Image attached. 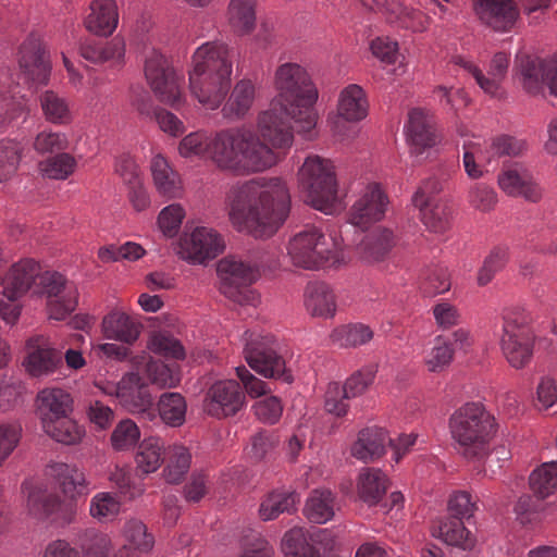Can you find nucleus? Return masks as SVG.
<instances>
[{"mask_svg":"<svg viewBox=\"0 0 557 557\" xmlns=\"http://www.w3.org/2000/svg\"><path fill=\"white\" fill-rule=\"evenodd\" d=\"M234 227L255 238L274 235L288 216L290 195L280 177H258L233 185L227 194Z\"/></svg>","mask_w":557,"mask_h":557,"instance_id":"nucleus-1","label":"nucleus"},{"mask_svg":"<svg viewBox=\"0 0 557 557\" xmlns=\"http://www.w3.org/2000/svg\"><path fill=\"white\" fill-rule=\"evenodd\" d=\"M219 170L234 175L263 172L277 163L276 154L247 128L215 132L211 138L210 159Z\"/></svg>","mask_w":557,"mask_h":557,"instance_id":"nucleus-2","label":"nucleus"},{"mask_svg":"<svg viewBox=\"0 0 557 557\" xmlns=\"http://www.w3.org/2000/svg\"><path fill=\"white\" fill-rule=\"evenodd\" d=\"M232 50L222 41H207L196 49L189 71L191 95L208 110H215L231 86Z\"/></svg>","mask_w":557,"mask_h":557,"instance_id":"nucleus-3","label":"nucleus"},{"mask_svg":"<svg viewBox=\"0 0 557 557\" xmlns=\"http://www.w3.org/2000/svg\"><path fill=\"white\" fill-rule=\"evenodd\" d=\"M276 97L271 104L280 107L301 122V129H314L317 114L313 104L318 90L305 67L297 63H284L275 72Z\"/></svg>","mask_w":557,"mask_h":557,"instance_id":"nucleus-4","label":"nucleus"},{"mask_svg":"<svg viewBox=\"0 0 557 557\" xmlns=\"http://www.w3.org/2000/svg\"><path fill=\"white\" fill-rule=\"evenodd\" d=\"M453 438L467 458H481L496 432L495 418L480 403H467L449 419Z\"/></svg>","mask_w":557,"mask_h":557,"instance_id":"nucleus-5","label":"nucleus"},{"mask_svg":"<svg viewBox=\"0 0 557 557\" xmlns=\"http://www.w3.org/2000/svg\"><path fill=\"white\" fill-rule=\"evenodd\" d=\"M298 182L305 201L312 208L325 214H334L341 209L335 166L331 160L307 157L299 169Z\"/></svg>","mask_w":557,"mask_h":557,"instance_id":"nucleus-6","label":"nucleus"},{"mask_svg":"<svg viewBox=\"0 0 557 557\" xmlns=\"http://www.w3.org/2000/svg\"><path fill=\"white\" fill-rule=\"evenodd\" d=\"M286 249L293 265L305 270L334 267L344 260L335 238L325 236L317 227H306L296 233L288 240Z\"/></svg>","mask_w":557,"mask_h":557,"instance_id":"nucleus-7","label":"nucleus"},{"mask_svg":"<svg viewBox=\"0 0 557 557\" xmlns=\"http://www.w3.org/2000/svg\"><path fill=\"white\" fill-rule=\"evenodd\" d=\"M219 289L234 304L257 307L260 295L251 285L260 276L259 267L235 256H227L218 263Z\"/></svg>","mask_w":557,"mask_h":557,"instance_id":"nucleus-8","label":"nucleus"},{"mask_svg":"<svg viewBox=\"0 0 557 557\" xmlns=\"http://www.w3.org/2000/svg\"><path fill=\"white\" fill-rule=\"evenodd\" d=\"M499 346L507 362L515 369L529 364L533 356L534 335L529 317L520 310H508L504 315Z\"/></svg>","mask_w":557,"mask_h":557,"instance_id":"nucleus-9","label":"nucleus"},{"mask_svg":"<svg viewBox=\"0 0 557 557\" xmlns=\"http://www.w3.org/2000/svg\"><path fill=\"white\" fill-rule=\"evenodd\" d=\"M34 286V293L47 297L50 319L61 321L73 312L77 306L78 292L74 283L67 281L58 272H38L32 281L28 290Z\"/></svg>","mask_w":557,"mask_h":557,"instance_id":"nucleus-10","label":"nucleus"},{"mask_svg":"<svg viewBox=\"0 0 557 557\" xmlns=\"http://www.w3.org/2000/svg\"><path fill=\"white\" fill-rule=\"evenodd\" d=\"M294 122L297 132L306 136L312 137L313 129H301V122L290 114H286L280 107L270 106V109L263 111L258 117V134H256L261 143L267 145L280 159L281 150L283 153L290 148L294 135L290 122Z\"/></svg>","mask_w":557,"mask_h":557,"instance_id":"nucleus-11","label":"nucleus"},{"mask_svg":"<svg viewBox=\"0 0 557 557\" xmlns=\"http://www.w3.org/2000/svg\"><path fill=\"white\" fill-rule=\"evenodd\" d=\"M145 76L160 101L178 109L184 103L182 78L159 51L152 49L145 60Z\"/></svg>","mask_w":557,"mask_h":557,"instance_id":"nucleus-12","label":"nucleus"},{"mask_svg":"<svg viewBox=\"0 0 557 557\" xmlns=\"http://www.w3.org/2000/svg\"><path fill=\"white\" fill-rule=\"evenodd\" d=\"M245 359L249 367L264 377L282 379L290 383L292 375L286 372L284 359L275 351L272 339L246 332Z\"/></svg>","mask_w":557,"mask_h":557,"instance_id":"nucleus-13","label":"nucleus"},{"mask_svg":"<svg viewBox=\"0 0 557 557\" xmlns=\"http://www.w3.org/2000/svg\"><path fill=\"white\" fill-rule=\"evenodd\" d=\"M246 405V396L234 380H220L213 383L206 394L205 410L214 418L235 416Z\"/></svg>","mask_w":557,"mask_h":557,"instance_id":"nucleus-14","label":"nucleus"},{"mask_svg":"<svg viewBox=\"0 0 557 557\" xmlns=\"http://www.w3.org/2000/svg\"><path fill=\"white\" fill-rule=\"evenodd\" d=\"M224 247V240L215 230L197 226L190 234L181 237L178 253L182 259L200 264L215 258Z\"/></svg>","mask_w":557,"mask_h":557,"instance_id":"nucleus-15","label":"nucleus"},{"mask_svg":"<svg viewBox=\"0 0 557 557\" xmlns=\"http://www.w3.org/2000/svg\"><path fill=\"white\" fill-rule=\"evenodd\" d=\"M18 65L24 78L34 85H47L50 79L51 63L41 39L29 35L21 45Z\"/></svg>","mask_w":557,"mask_h":557,"instance_id":"nucleus-16","label":"nucleus"},{"mask_svg":"<svg viewBox=\"0 0 557 557\" xmlns=\"http://www.w3.org/2000/svg\"><path fill=\"white\" fill-rule=\"evenodd\" d=\"M499 188L508 196L537 202L543 190L532 172L521 163L506 165L498 174Z\"/></svg>","mask_w":557,"mask_h":557,"instance_id":"nucleus-17","label":"nucleus"},{"mask_svg":"<svg viewBox=\"0 0 557 557\" xmlns=\"http://www.w3.org/2000/svg\"><path fill=\"white\" fill-rule=\"evenodd\" d=\"M388 198L381 185L368 184L360 197L355 201L349 211V222L352 225L366 227L380 221L385 215Z\"/></svg>","mask_w":557,"mask_h":557,"instance_id":"nucleus-18","label":"nucleus"},{"mask_svg":"<svg viewBox=\"0 0 557 557\" xmlns=\"http://www.w3.org/2000/svg\"><path fill=\"white\" fill-rule=\"evenodd\" d=\"M451 62L468 72L480 86V88L491 97H500L502 88L500 82L506 76L509 55L505 52H497L490 64L487 76L483 74L481 69L474 64L471 60H468L461 55H456L451 59Z\"/></svg>","mask_w":557,"mask_h":557,"instance_id":"nucleus-19","label":"nucleus"},{"mask_svg":"<svg viewBox=\"0 0 557 557\" xmlns=\"http://www.w3.org/2000/svg\"><path fill=\"white\" fill-rule=\"evenodd\" d=\"M473 10L482 24L495 32H509L519 16L513 0H473Z\"/></svg>","mask_w":557,"mask_h":557,"instance_id":"nucleus-20","label":"nucleus"},{"mask_svg":"<svg viewBox=\"0 0 557 557\" xmlns=\"http://www.w3.org/2000/svg\"><path fill=\"white\" fill-rule=\"evenodd\" d=\"M370 11L380 12L392 23L412 32H423L426 28V17L419 10L404 5L399 0H360Z\"/></svg>","mask_w":557,"mask_h":557,"instance_id":"nucleus-21","label":"nucleus"},{"mask_svg":"<svg viewBox=\"0 0 557 557\" xmlns=\"http://www.w3.org/2000/svg\"><path fill=\"white\" fill-rule=\"evenodd\" d=\"M523 88L529 94H537L547 85L550 94L557 97V60L544 61L525 58L521 61Z\"/></svg>","mask_w":557,"mask_h":557,"instance_id":"nucleus-22","label":"nucleus"},{"mask_svg":"<svg viewBox=\"0 0 557 557\" xmlns=\"http://www.w3.org/2000/svg\"><path fill=\"white\" fill-rule=\"evenodd\" d=\"M406 136L411 151L416 154L435 145L436 136L432 115L422 109H412L406 125Z\"/></svg>","mask_w":557,"mask_h":557,"instance_id":"nucleus-23","label":"nucleus"},{"mask_svg":"<svg viewBox=\"0 0 557 557\" xmlns=\"http://www.w3.org/2000/svg\"><path fill=\"white\" fill-rule=\"evenodd\" d=\"M388 444H392V438L384 429L366 428L359 432L357 441L352 444L351 455L363 462H372L386 453Z\"/></svg>","mask_w":557,"mask_h":557,"instance_id":"nucleus-24","label":"nucleus"},{"mask_svg":"<svg viewBox=\"0 0 557 557\" xmlns=\"http://www.w3.org/2000/svg\"><path fill=\"white\" fill-rule=\"evenodd\" d=\"M141 324L128 313L115 309L104 315L102 333L109 339L133 345L139 337Z\"/></svg>","mask_w":557,"mask_h":557,"instance_id":"nucleus-25","label":"nucleus"},{"mask_svg":"<svg viewBox=\"0 0 557 557\" xmlns=\"http://www.w3.org/2000/svg\"><path fill=\"white\" fill-rule=\"evenodd\" d=\"M395 236L387 228H375L362 236L356 250L360 259L368 263L384 261L395 246Z\"/></svg>","mask_w":557,"mask_h":557,"instance_id":"nucleus-26","label":"nucleus"},{"mask_svg":"<svg viewBox=\"0 0 557 557\" xmlns=\"http://www.w3.org/2000/svg\"><path fill=\"white\" fill-rule=\"evenodd\" d=\"M27 348L28 356L25 366L33 376L50 374L62 363L60 354L48 347L41 337L28 339Z\"/></svg>","mask_w":557,"mask_h":557,"instance_id":"nucleus-27","label":"nucleus"},{"mask_svg":"<svg viewBox=\"0 0 557 557\" xmlns=\"http://www.w3.org/2000/svg\"><path fill=\"white\" fill-rule=\"evenodd\" d=\"M38 413L42 426L48 422L71 414L73 410V399L71 395L62 388H45L37 396Z\"/></svg>","mask_w":557,"mask_h":557,"instance_id":"nucleus-28","label":"nucleus"},{"mask_svg":"<svg viewBox=\"0 0 557 557\" xmlns=\"http://www.w3.org/2000/svg\"><path fill=\"white\" fill-rule=\"evenodd\" d=\"M89 10L84 21L87 30L100 36H109L115 30L119 23L115 0H94Z\"/></svg>","mask_w":557,"mask_h":557,"instance_id":"nucleus-29","label":"nucleus"},{"mask_svg":"<svg viewBox=\"0 0 557 557\" xmlns=\"http://www.w3.org/2000/svg\"><path fill=\"white\" fill-rule=\"evenodd\" d=\"M48 474L59 483L62 492L70 497L88 493V482L85 473L76 465L53 462L48 466Z\"/></svg>","mask_w":557,"mask_h":557,"instance_id":"nucleus-30","label":"nucleus"},{"mask_svg":"<svg viewBox=\"0 0 557 557\" xmlns=\"http://www.w3.org/2000/svg\"><path fill=\"white\" fill-rule=\"evenodd\" d=\"M151 174L157 191L169 199L180 198L183 194L182 181L166 159L160 154L151 160Z\"/></svg>","mask_w":557,"mask_h":557,"instance_id":"nucleus-31","label":"nucleus"},{"mask_svg":"<svg viewBox=\"0 0 557 557\" xmlns=\"http://www.w3.org/2000/svg\"><path fill=\"white\" fill-rule=\"evenodd\" d=\"M127 379L120 404L131 412L150 414L153 400L148 386L137 373H127Z\"/></svg>","mask_w":557,"mask_h":557,"instance_id":"nucleus-32","label":"nucleus"},{"mask_svg":"<svg viewBox=\"0 0 557 557\" xmlns=\"http://www.w3.org/2000/svg\"><path fill=\"white\" fill-rule=\"evenodd\" d=\"M307 311L319 318H333L336 312V300L332 288L322 282L308 284L305 293Z\"/></svg>","mask_w":557,"mask_h":557,"instance_id":"nucleus-33","label":"nucleus"},{"mask_svg":"<svg viewBox=\"0 0 557 557\" xmlns=\"http://www.w3.org/2000/svg\"><path fill=\"white\" fill-rule=\"evenodd\" d=\"M257 0H230L227 23L232 32L238 36L251 34L257 24Z\"/></svg>","mask_w":557,"mask_h":557,"instance_id":"nucleus-34","label":"nucleus"},{"mask_svg":"<svg viewBox=\"0 0 557 557\" xmlns=\"http://www.w3.org/2000/svg\"><path fill=\"white\" fill-rule=\"evenodd\" d=\"M369 103L362 87L356 84L345 87L338 99V116L349 122L363 120L368 114Z\"/></svg>","mask_w":557,"mask_h":557,"instance_id":"nucleus-35","label":"nucleus"},{"mask_svg":"<svg viewBox=\"0 0 557 557\" xmlns=\"http://www.w3.org/2000/svg\"><path fill=\"white\" fill-rule=\"evenodd\" d=\"M256 97V87L249 79H242L234 86L222 112L228 120L244 117L250 110Z\"/></svg>","mask_w":557,"mask_h":557,"instance_id":"nucleus-36","label":"nucleus"},{"mask_svg":"<svg viewBox=\"0 0 557 557\" xmlns=\"http://www.w3.org/2000/svg\"><path fill=\"white\" fill-rule=\"evenodd\" d=\"M38 100L47 122L54 125H67L72 122L73 114L70 102L63 95L47 89L39 95Z\"/></svg>","mask_w":557,"mask_h":557,"instance_id":"nucleus-37","label":"nucleus"},{"mask_svg":"<svg viewBox=\"0 0 557 557\" xmlns=\"http://www.w3.org/2000/svg\"><path fill=\"white\" fill-rule=\"evenodd\" d=\"M164 443L160 437L144 438L135 456L137 469L144 474L157 471L164 460Z\"/></svg>","mask_w":557,"mask_h":557,"instance_id":"nucleus-38","label":"nucleus"},{"mask_svg":"<svg viewBox=\"0 0 557 557\" xmlns=\"http://www.w3.org/2000/svg\"><path fill=\"white\" fill-rule=\"evenodd\" d=\"M304 512L311 522H327L335 513L334 494L329 490H314L307 499Z\"/></svg>","mask_w":557,"mask_h":557,"instance_id":"nucleus-39","label":"nucleus"},{"mask_svg":"<svg viewBox=\"0 0 557 557\" xmlns=\"http://www.w3.org/2000/svg\"><path fill=\"white\" fill-rule=\"evenodd\" d=\"M45 433L58 443L64 445H76L85 436V428L70 414L48 422L42 426Z\"/></svg>","mask_w":557,"mask_h":557,"instance_id":"nucleus-40","label":"nucleus"},{"mask_svg":"<svg viewBox=\"0 0 557 557\" xmlns=\"http://www.w3.org/2000/svg\"><path fill=\"white\" fill-rule=\"evenodd\" d=\"M388 479L379 469H368L360 474L358 493L370 506L377 504L387 490Z\"/></svg>","mask_w":557,"mask_h":557,"instance_id":"nucleus-41","label":"nucleus"},{"mask_svg":"<svg viewBox=\"0 0 557 557\" xmlns=\"http://www.w3.org/2000/svg\"><path fill=\"white\" fill-rule=\"evenodd\" d=\"M438 537L447 545L470 550L473 548L475 539L473 534L465 527L462 520L449 518L440 524Z\"/></svg>","mask_w":557,"mask_h":557,"instance_id":"nucleus-42","label":"nucleus"},{"mask_svg":"<svg viewBox=\"0 0 557 557\" xmlns=\"http://www.w3.org/2000/svg\"><path fill=\"white\" fill-rule=\"evenodd\" d=\"M282 552L285 557H320L319 550L309 543L306 530L297 527L284 534Z\"/></svg>","mask_w":557,"mask_h":557,"instance_id":"nucleus-43","label":"nucleus"},{"mask_svg":"<svg viewBox=\"0 0 557 557\" xmlns=\"http://www.w3.org/2000/svg\"><path fill=\"white\" fill-rule=\"evenodd\" d=\"M530 487L539 498H546L557 490V460L545 462L532 471Z\"/></svg>","mask_w":557,"mask_h":557,"instance_id":"nucleus-44","label":"nucleus"},{"mask_svg":"<svg viewBox=\"0 0 557 557\" xmlns=\"http://www.w3.org/2000/svg\"><path fill=\"white\" fill-rule=\"evenodd\" d=\"M187 405L180 393H164L158 403L162 421L171 426H180L185 421Z\"/></svg>","mask_w":557,"mask_h":557,"instance_id":"nucleus-45","label":"nucleus"},{"mask_svg":"<svg viewBox=\"0 0 557 557\" xmlns=\"http://www.w3.org/2000/svg\"><path fill=\"white\" fill-rule=\"evenodd\" d=\"M297 500L298 498L295 493L285 491L272 492L260 505V518L263 521H269L277 518L283 512H289Z\"/></svg>","mask_w":557,"mask_h":557,"instance_id":"nucleus-46","label":"nucleus"},{"mask_svg":"<svg viewBox=\"0 0 557 557\" xmlns=\"http://www.w3.org/2000/svg\"><path fill=\"white\" fill-rule=\"evenodd\" d=\"M191 462L189 450L182 445H173L168 450V462L163 471L169 483H178L188 472Z\"/></svg>","mask_w":557,"mask_h":557,"instance_id":"nucleus-47","label":"nucleus"},{"mask_svg":"<svg viewBox=\"0 0 557 557\" xmlns=\"http://www.w3.org/2000/svg\"><path fill=\"white\" fill-rule=\"evenodd\" d=\"M418 209L420 210L423 224L430 232L443 234L449 228L451 209L447 202L437 201Z\"/></svg>","mask_w":557,"mask_h":557,"instance_id":"nucleus-48","label":"nucleus"},{"mask_svg":"<svg viewBox=\"0 0 557 557\" xmlns=\"http://www.w3.org/2000/svg\"><path fill=\"white\" fill-rule=\"evenodd\" d=\"M213 134L206 131H196L182 138L178 152L183 158L210 159L211 138Z\"/></svg>","mask_w":557,"mask_h":557,"instance_id":"nucleus-49","label":"nucleus"},{"mask_svg":"<svg viewBox=\"0 0 557 557\" xmlns=\"http://www.w3.org/2000/svg\"><path fill=\"white\" fill-rule=\"evenodd\" d=\"M39 166L42 174L49 178L66 180L74 173L77 161L72 154L61 151L41 161Z\"/></svg>","mask_w":557,"mask_h":557,"instance_id":"nucleus-50","label":"nucleus"},{"mask_svg":"<svg viewBox=\"0 0 557 557\" xmlns=\"http://www.w3.org/2000/svg\"><path fill=\"white\" fill-rule=\"evenodd\" d=\"M373 337L372 330L364 324L343 325L332 332L331 338L341 347H356L368 343Z\"/></svg>","mask_w":557,"mask_h":557,"instance_id":"nucleus-51","label":"nucleus"},{"mask_svg":"<svg viewBox=\"0 0 557 557\" xmlns=\"http://www.w3.org/2000/svg\"><path fill=\"white\" fill-rule=\"evenodd\" d=\"M508 261V248L505 246L494 247L484 258L482 267L478 271L476 283L485 286L492 282L496 273L502 271Z\"/></svg>","mask_w":557,"mask_h":557,"instance_id":"nucleus-52","label":"nucleus"},{"mask_svg":"<svg viewBox=\"0 0 557 557\" xmlns=\"http://www.w3.org/2000/svg\"><path fill=\"white\" fill-rule=\"evenodd\" d=\"M23 146L15 140L0 141V183L10 180L17 171Z\"/></svg>","mask_w":557,"mask_h":557,"instance_id":"nucleus-53","label":"nucleus"},{"mask_svg":"<svg viewBox=\"0 0 557 557\" xmlns=\"http://www.w3.org/2000/svg\"><path fill=\"white\" fill-rule=\"evenodd\" d=\"M140 438V431L137 424L131 419L121 420L110 436L111 446L116 451L132 449Z\"/></svg>","mask_w":557,"mask_h":557,"instance_id":"nucleus-54","label":"nucleus"},{"mask_svg":"<svg viewBox=\"0 0 557 557\" xmlns=\"http://www.w3.org/2000/svg\"><path fill=\"white\" fill-rule=\"evenodd\" d=\"M83 557H109L110 537L94 529L86 530L78 539Z\"/></svg>","mask_w":557,"mask_h":557,"instance_id":"nucleus-55","label":"nucleus"},{"mask_svg":"<svg viewBox=\"0 0 557 557\" xmlns=\"http://www.w3.org/2000/svg\"><path fill=\"white\" fill-rule=\"evenodd\" d=\"M27 506L29 511L35 516L50 517L62 507V503L59 496L52 493L33 488L28 493Z\"/></svg>","mask_w":557,"mask_h":557,"instance_id":"nucleus-56","label":"nucleus"},{"mask_svg":"<svg viewBox=\"0 0 557 557\" xmlns=\"http://www.w3.org/2000/svg\"><path fill=\"white\" fill-rule=\"evenodd\" d=\"M69 137L65 133L46 128L39 132L33 143V148L39 154H52L69 148Z\"/></svg>","mask_w":557,"mask_h":557,"instance_id":"nucleus-57","label":"nucleus"},{"mask_svg":"<svg viewBox=\"0 0 557 557\" xmlns=\"http://www.w3.org/2000/svg\"><path fill=\"white\" fill-rule=\"evenodd\" d=\"M454 348L443 336L434 339L432 348L426 351L424 363L430 372L443 371L453 360Z\"/></svg>","mask_w":557,"mask_h":557,"instance_id":"nucleus-58","label":"nucleus"},{"mask_svg":"<svg viewBox=\"0 0 557 557\" xmlns=\"http://www.w3.org/2000/svg\"><path fill=\"white\" fill-rule=\"evenodd\" d=\"M124 535L127 546L138 553H148L153 546V536L147 532L146 525L136 519L125 523Z\"/></svg>","mask_w":557,"mask_h":557,"instance_id":"nucleus-59","label":"nucleus"},{"mask_svg":"<svg viewBox=\"0 0 557 557\" xmlns=\"http://www.w3.org/2000/svg\"><path fill=\"white\" fill-rule=\"evenodd\" d=\"M22 438V426L15 421L0 423V468L10 458Z\"/></svg>","mask_w":557,"mask_h":557,"instance_id":"nucleus-60","label":"nucleus"},{"mask_svg":"<svg viewBox=\"0 0 557 557\" xmlns=\"http://www.w3.org/2000/svg\"><path fill=\"white\" fill-rule=\"evenodd\" d=\"M121 504L110 493H98L90 500V515L99 521L112 520L120 512Z\"/></svg>","mask_w":557,"mask_h":557,"instance_id":"nucleus-61","label":"nucleus"},{"mask_svg":"<svg viewBox=\"0 0 557 557\" xmlns=\"http://www.w3.org/2000/svg\"><path fill=\"white\" fill-rule=\"evenodd\" d=\"M449 273L446 268L430 269L421 282V290L426 296L443 294L450 288Z\"/></svg>","mask_w":557,"mask_h":557,"instance_id":"nucleus-62","label":"nucleus"},{"mask_svg":"<svg viewBox=\"0 0 557 557\" xmlns=\"http://www.w3.org/2000/svg\"><path fill=\"white\" fill-rule=\"evenodd\" d=\"M146 374L152 384L160 387H174L180 383V376L175 370L161 361H149L146 366Z\"/></svg>","mask_w":557,"mask_h":557,"instance_id":"nucleus-63","label":"nucleus"},{"mask_svg":"<svg viewBox=\"0 0 557 557\" xmlns=\"http://www.w3.org/2000/svg\"><path fill=\"white\" fill-rule=\"evenodd\" d=\"M184 216L185 210L178 203H172L163 208L158 216L161 232L168 237H174L181 228Z\"/></svg>","mask_w":557,"mask_h":557,"instance_id":"nucleus-64","label":"nucleus"}]
</instances>
